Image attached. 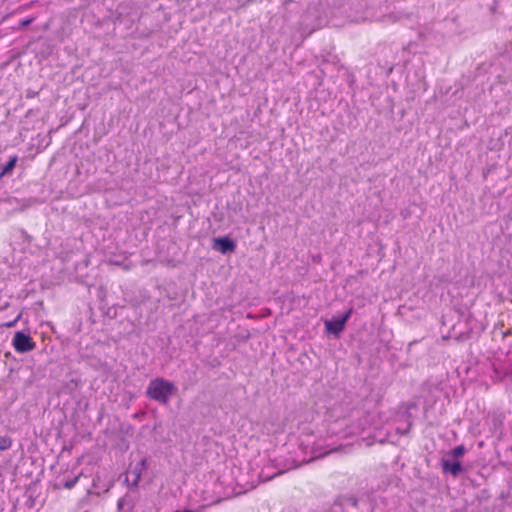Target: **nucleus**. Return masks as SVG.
<instances>
[{
    "label": "nucleus",
    "mask_w": 512,
    "mask_h": 512,
    "mask_svg": "<svg viewBox=\"0 0 512 512\" xmlns=\"http://www.w3.org/2000/svg\"><path fill=\"white\" fill-rule=\"evenodd\" d=\"M176 393V385L162 377L152 379L146 389L147 397L162 405H167Z\"/></svg>",
    "instance_id": "f257e3e1"
},
{
    "label": "nucleus",
    "mask_w": 512,
    "mask_h": 512,
    "mask_svg": "<svg viewBox=\"0 0 512 512\" xmlns=\"http://www.w3.org/2000/svg\"><path fill=\"white\" fill-rule=\"evenodd\" d=\"M12 345L18 353H27L32 351L36 344L29 333L17 331L12 339Z\"/></svg>",
    "instance_id": "f03ea898"
},
{
    "label": "nucleus",
    "mask_w": 512,
    "mask_h": 512,
    "mask_svg": "<svg viewBox=\"0 0 512 512\" xmlns=\"http://www.w3.org/2000/svg\"><path fill=\"white\" fill-rule=\"evenodd\" d=\"M236 242L229 236H222L213 239L212 249L223 255L235 252Z\"/></svg>",
    "instance_id": "7ed1b4c3"
},
{
    "label": "nucleus",
    "mask_w": 512,
    "mask_h": 512,
    "mask_svg": "<svg viewBox=\"0 0 512 512\" xmlns=\"http://www.w3.org/2000/svg\"><path fill=\"white\" fill-rule=\"evenodd\" d=\"M441 468L444 474H449L455 478L463 471L462 463L459 460H450L445 458L441 461Z\"/></svg>",
    "instance_id": "20e7f679"
},
{
    "label": "nucleus",
    "mask_w": 512,
    "mask_h": 512,
    "mask_svg": "<svg viewBox=\"0 0 512 512\" xmlns=\"http://www.w3.org/2000/svg\"><path fill=\"white\" fill-rule=\"evenodd\" d=\"M83 476V473L80 472L79 474L73 476V477H61L60 475L57 476L55 483L53 484V489L60 490V489H72L79 481V479Z\"/></svg>",
    "instance_id": "39448f33"
},
{
    "label": "nucleus",
    "mask_w": 512,
    "mask_h": 512,
    "mask_svg": "<svg viewBox=\"0 0 512 512\" xmlns=\"http://www.w3.org/2000/svg\"><path fill=\"white\" fill-rule=\"evenodd\" d=\"M345 320L340 319L339 317H333L330 320L325 321V331L328 334H333L335 337H338L340 333L345 329Z\"/></svg>",
    "instance_id": "423d86ee"
},
{
    "label": "nucleus",
    "mask_w": 512,
    "mask_h": 512,
    "mask_svg": "<svg viewBox=\"0 0 512 512\" xmlns=\"http://www.w3.org/2000/svg\"><path fill=\"white\" fill-rule=\"evenodd\" d=\"M18 161V156L13 155L9 158L7 163L4 165L1 171V175H6L12 173L13 169L15 168Z\"/></svg>",
    "instance_id": "0eeeda50"
},
{
    "label": "nucleus",
    "mask_w": 512,
    "mask_h": 512,
    "mask_svg": "<svg viewBox=\"0 0 512 512\" xmlns=\"http://www.w3.org/2000/svg\"><path fill=\"white\" fill-rule=\"evenodd\" d=\"M466 452V448L464 445H458L454 447L450 452L449 455L454 458V460H458V458L462 457Z\"/></svg>",
    "instance_id": "6e6552de"
},
{
    "label": "nucleus",
    "mask_w": 512,
    "mask_h": 512,
    "mask_svg": "<svg viewBox=\"0 0 512 512\" xmlns=\"http://www.w3.org/2000/svg\"><path fill=\"white\" fill-rule=\"evenodd\" d=\"M284 472H285L284 470H278L277 472H275L273 474H266L265 471L262 470L261 473L259 474V478L262 482H267V481L275 478L276 476L283 474Z\"/></svg>",
    "instance_id": "1a4fd4ad"
},
{
    "label": "nucleus",
    "mask_w": 512,
    "mask_h": 512,
    "mask_svg": "<svg viewBox=\"0 0 512 512\" xmlns=\"http://www.w3.org/2000/svg\"><path fill=\"white\" fill-rule=\"evenodd\" d=\"M12 445V440L8 436H0V451L8 450Z\"/></svg>",
    "instance_id": "9d476101"
},
{
    "label": "nucleus",
    "mask_w": 512,
    "mask_h": 512,
    "mask_svg": "<svg viewBox=\"0 0 512 512\" xmlns=\"http://www.w3.org/2000/svg\"><path fill=\"white\" fill-rule=\"evenodd\" d=\"M34 21V18H26V19H23L19 22L18 24V28L19 29H22V28H25L27 26H29L32 22Z\"/></svg>",
    "instance_id": "9b49d317"
},
{
    "label": "nucleus",
    "mask_w": 512,
    "mask_h": 512,
    "mask_svg": "<svg viewBox=\"0 0 512 512\" xmlns=\"http://www.w3.org/2000/svg\"><path fill=\"white\" fill-rule=\"evenodd\" d=\"M133 474H135V479L132 483V486H137L138 482L141 478V471L137 469V467L133 470Z\"/></svg>",
    "instance_id": "f8f14e48"
},
{
    "label": "nucleus",
    "mask_w": 512,
    "mask_h": 512,
    "mask_svg": "<svg viewBox=\"0 0 512 512\" xmlns=\"http://www.w3.org/2000/svg\"><path fill=\"white\" fill-rule=\"evenodd\" d=\"M353 313V307H350L342 316H340V319L345 320V324L347 323L348 319L351 317Z\"/></svg>",
    "instance_id": "ddd939ff"
},
{
    "label": "nucleus",
    "mask_w": 512,
    "mask_h": 512,
    "mask_svg": "<svg viewBox=\"0 0 512 512\" xmlns=\"http://www.w3.org/2000/svg\"><path fill=\"white\" fill-rule=\"evenodd\" d=\"M21 318V314H19L13 321H9L5 324H3L6 327H13L15 323Z\"/></svg>",
    "instance_id": "4468645a"
},
{
    "label": "nucleus",
    "mask_w": 512,
    "mask_h": 512,
    "mask_svg": "<svg viewBox=\"0 0 512 512\" xmlns=\"http://www.w3.org/2000/svg\"><path fill=\"white\" fill-rule=\"evenodd\" d=\"M469 337V333H466L465 335L464 334H460L458 336H456V339L457 340H463V339H468Z\"/></svg>",
    "instance_id": "2eb2a0df"
},
{
    "label": "nucleus",
    "mask_w": 512,
    "mask_h": 512,
    "mask_svg": "<svg viewBox=\"0 0 512 512\" xmlns=\"http://www.w3.org/2000/svg\"><path fill=\"white\" fill-rule=\"evenodd\" d=\"M348 501H349V502H350V504H351L352 506H354V507H356V506H357V504H358V500H357L356 498H354V497L349 498V500H348Z\"/></svg>",
    "instance_id": "dca6fc26"
},
{
    "label": "nucleus",
    "mask_w": 512,
    "mask_h": 512,
    "mask_svg": "<svg viewBox=\"0 0 512 512\" xmlns=\"http://www.w3.org/2000/svg\"><path fill=\"white\" fill-rule=\"evenodd\" d=\"M123 503H124V500L123 499H119V501L117 503L118 510H121L123 508Z\"/></svg>",
    "instance_id": "f3484780"
},
{
    "label": "nucleus",
    "mask_w": 512,
    "mask_h": 512,
    "mask_svg": "<svg viewBox=\"0 0 512 512\" xmlns=\"http://www.w3.org/2000/svg\"><path fill=\"white\" fill-rule=\"evenodd\" d=\"M410 427H411V423L408 424V428L406 430L402 431L401 434H408Z\"/></svg>",
    "instance_id": "a211bd4d"
},
{
    "label": "nucleus",
    "mask_w": 512,
    "mask_h": 512,
    "mask_svg": "<svg viewBox=\"0 0 512 512\" xmlns=\"http://www.w3.org/2000/svg\"><path fill=\"white\" fill-rule=\"evenodd\" d=\"M507 217H508L509 219H512V208L510 209L509 213L507 214Z\"/></svg>",
    "instance_id": "6ab92c4d"
},
{
    "label": "nucleus",
    "mask_w": 512,
    "mask_h": 512,
    "mask_svg": "<svg viewBox=\"0 0 512 512\" xmlns=\"http://www.w3.org/2000/svg\"><path fill=\"white\" fill-rule=\"evenodd\" d=\"M140 464H141L142 466H144V465L146 464V460H145V459H143V460L141 461V463H140Z\"/></svg>",
    "instance_id": "aec40b11"
}]
</instances>
